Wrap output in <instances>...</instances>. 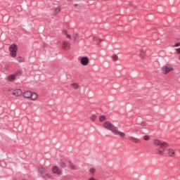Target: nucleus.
I'll use <instances>...</instances> for the list:
<instances>
[{
    "instance_id": "7ed1b4c3",
    "label": "nucleus",
    "mask_w": 180,
    "mask_h": 180,
    "mask_svg": "<svg viewBox=\"0 0 180 180\" xmlns=\"http://www.w3.org/2000/svg\"><path fill=\"white\" fill-rule=\"evenodd\" d=\"M24 98H27L28 99H32V101H35V99H37V94L33 93L30 91H27L23 93Z\"/></svg>"
},
{
    "instance_id": "c756f323",
    "label": "nucleus",
    "mask_w": 180,
    "mask_h": 180,
    "mask_svg": "<svg viewBox=\"0 0 180 180\" xmlns=\"http://www.w3.org/2000/svg\"><path fill=\"white\" fill-rule=\"evenodd\" d=\"M66 35H67L68 39H71V36L70 35H68L67 34H66Z\"/></svg>"
},
{
    "instance_id": "393cba45",
    "label": "nucleus",
    "mask_w": 180,
    "mask_h": 180,
    "mask_svg": "<svg viewBox=\"0 0 180 180\" xmlns=\"http://www.w3.org/2000/svg\"><path fill=\"white\" fill-rule=\"evenodd\" d=\"M96 120V115H93L91 116V120L94 121V120Z\"/></svg>"
},
{
    "instance_id": "a878e982",
    "label": "nucleus",
    "mask_w": 180,
    "mask_h": 180,
    "mask_svg": "<svg viewBox=\"0 0 180 180\" xmlns=\"http://www.w3.org/2000/svg\"><path fill=\"white\" fill-rule=\"evenodd\" d=\"M141 125L142 126V127H144L147 126V123L143 122H141Z\"/></svg>"
},
{
    "instance_id": "9b49d317",
    "label": "nucleus",
    "mask_w": 180,
    "mask_h": 180,
    "mask_svg": "<svg viewBox=\"0 0 180 180\" xmlns=\"http://www.w3.org/2000/svg\"><path fill=\"white\" fill-rule=\"evenodd\" d=\"M13 95L15 96H20L22 95V91L19 89L13 91Z\"/></svg>"
},
{
    "instance_id": "b1692460",
    "label": "nucleus",
    "mask_w": 180,
    "mask_h": 180,
    "mask_svg": "<svg viewBox=\"0 0 180 180\" xmlns=\"http://www.w3.org/2000/svg\"><path fill=\"white\" fill-rule=\"evenodd\" d=\"M15 75V77H16V75H22V71H20V70L17 71Z\"/></svg>"
},
{
    "instance_id": "4be33fe9",
    "label": "nucleus",
    "mask_w": 180,
    "mask_h": 180,
    "mask_svg": "<svg viewBox=\"0 0 180 180\" xmlns=\"http://www.w3.org/2000/svg\"><path fill=\"white\" fill-rule=\"evenodd\" d=\"M70 167L72 169H75V165L72 162H70Z\"/></svg>"
},
{
    "instance_id": "4468645a",
    "label": "nucleus",
    "mask_w": 180,
    "mask_h": 180,
    "mask_svg": "<svg viewBox=\"0 0 180 180\" xmlns=\"http://www.w3.org/2000/svg\"><path fill=\"white\" fill-rule=\"evenodd\" d=\"M70 86L72 89H78L79 88V86L77 83L71 84Z\"/></svg>"
},
{
    "instance_id": "f8f14e48",
    "label": "nucleus",
    "mask_w": 180,
    "mask_h": 180,
    "mask_svg": "<svg viewBox=\"0 0 180 180\" xmlns=\"http://www.w3.org/2000/svg\"><path fill=\"white\" fill-rule=\"evenodd\" d=\"M63 49H64V50H70V44L63 42Z\"/></svg>"
},
{
    "instance_id": "39448f33",
    "label": "nucleus",
    "mask_w": 180,
    "mask_h": 180,
    "mask_svg": "<svg viewBox=\"0 0 180 180\" xmlns=\"http://www.w3.org/2000/svg\"><path fill=\"white\" fill-rule=\"evenodd\" d=\"M9 51L11 57H16V53L18 51V46L16 44H12L9 47Z\"/></svg>"
},
{
    "instance_id": "f257e3e1",
    "label": "nucleus",
    "mask_w": 180,
    "mask_h": 180,
    "mask_svg": "<svg viewBox=\"0 0 180 180\" xmlns=\"http://www.w3.org/2000/svg\"><path fill=\"white\" fill-rule=\"evenodd\" d=\"M103 126L104 129L110 130V131H112L116 136H120V137H122V139H124L126 137V134L117 130V128H116V127H115V125H113V124L109 121L104 122Z\"/></svg>"
},
{
    "instance_id": "9d476101",
    "label": "nucleus",
    "mask_w": 180,
    "mask_h": 180,
    "mask_svg": "<svg viewBox=\"0 0 180 180\" xmlns=\"http://www.w3.org/2000/svg\"><path fill=\"white\" fill-rule=\"evenodd\" d=\"M167 154L169 157H175V150L173 148H169L167 150Z\"/></svg>"
},
{
    "instance_id": "aec40b11",
    "label": "nucleus",
    "mask_w": 180,
    "mask_h": 180,
    "mask_svg": "<svg viewBox=\"0 0 180 180\" xmlns=\"http://www.w3.org/2000/svg\"><path fill=\"white\" fill-rule=\"evenodd\" d=\"M118 58H119V57L117 56H116V55L112 56L113 61H117Z\"/></svg>"
},
{
    "instance_id": "2eb2a0df",
    "label": "nucleus",
    "mask_w": 180,
    "mask_h": 180,
    "mask_svg": "<svg viewBox=\"0 0 180 180\" xmlns=\"http://www.w3.org/2000/svg\"><path fill=\"white\" fill-rule=\"evenodd\" d=\"M106 119H107L106 116H105L103 115H101L99 117L100 122H105V120H106Z\"/></svg>"
},
{
    "instance_id": "dca6fc26",
    "label": "nucleus",
    "mask_w": 180,
    "mask_h": 180,
    "mask_svg": "<svg viewBox=\"0 0 180 180\" xmlns=\"http://www.w3.org/2000/svg\"><path fill=\"white\" fill-rule=\"evenodd\" d=\"M61 11V8L60 7H57L56 9H55V11H54V14L55 15H58V13H60V11Z\"/></svg>"
},
{
    "instance_id": "6e6552de",
    "label": "nucleus",
    "mask_w": 180,
    "mask_h": 180,
    "mask_svg": "<svg viewBox=\"0 0 180 180\" xmlns=\"http://www.w3.org/2000/svg\"><path fill=\"white\" fill-rule=\"evenodd\" d=\"M80 63L82 65H88V64H89V59L88 57H82L80 60Z\"/></svg>"
},
{
    "instance_id": "6ab92c4d",
    "label": "nucleus",
    "mask_w": 180,
    "mask_h": 180,
    "mask_svg": "<svg viewBox=\"0 0 180 180\" xmlns=\"http://www.w3.org/2000/svg\"><path fill=\"white\" fill-rule=\"evenodd\" d=\"M145 52L144 51H141L140 53H139V56L140 57H141V58H144V55H145Z\"/></svg>"
},
{
    "instance_id": "f3484780",
    "label": "nucleus",
    "mask_w": 180,
    "mask_h": 180,
    "mask_svg": "<svg viewBox=\"0 0 180 180\" xmlns=\"http://www.w3.org/2000/svg\"><path fill=\"white\" fill-rule=\"evenodd\" d=\"M17 61H18V63H25V58L19 56L17 58Z\"/></svg>"
},
{
    "instance_id": "1a4fd4ad",
    "label": "nucleus",
    "mask_w": 180,
    "mask_h": 180,
    "mask_svg": "<svg viewBox=\"0 0 180 180\" xmlns=\"http://www.w3.org/2000/svg\"><path fill=\"white\" fill-rule=\"evenodd\" d=\"M7 81L9 82H13L16 79V75H10L6 78Z\"/></svg>"
},
{
    "instance_id": "20e7f679",
    "label": "nucleus",
    "mask_w": 180,
    "mask_h": 180,
    "mask_svg": "<svg viewBox=\"0 0 180 180\" xmlns=\"http://www.w3.org/2000/svg\"><path fill=\"white\" fill-rule=\"evenodd\" d=\"M39 172L43 178H51V174L49 172L45 167H41L39 168Z\"/></svg>"
},
{
    "instance_id": "cd10ccee",
    "label": "nucleus",
    "mask_w": 180,
    "mask_h": 180,
    "mask_svg": "<svg viewBox=\"0 0 180 180\" xmlns=\"http://www.w3.org/2000/svg\"><path fill=\"white\" fill-rule=\"evenodd\" d=\"M179 46H180V42H177V43L175 44L174 47H179Z\"/></svg>"
},
{
    "instance_id": "a211bd4d",
    "label": "nucleus",
    "mask_w": 180,
    "mask_h": 180,
    "mask_svg": "<svg viewBox=\"0 0 180 180\" xmlns=\"http://www.w3.org/2000/svg\"><path fill=\"white\" fill-rule=\"evenodd\" d=\"M143 140H145V141H149V140H150V136L145 135V136H143Z\"/></svg>"
},
{
    "instance_id": "5701e85b",
    "label": "nucleus",
    "mask_w": 180,
    "mask_h": 180,
    "mask_svg": "<svg viewBox=\"0 0 180 180\" xmlns=\"http://www.w3.org/2000/svg\"><path fill=\"white\" fill-rule=\"evenodd\" d=\"M95 172H96V170H95V169H94V168H91V169H89V172H90L91 174H95Z\"/></svg>"
},
{
    "instance_id": "412c9836",
    "label": "nucleus",
    "mask_w": 180,
    "mask_h": 180,
    "mask_svg": "<svg viewBox=\"0 0 180 180\" xmlns=\"http://www.w3.org/2000/svg\"><path fill=\"white\" fill-rule=\"evenodd\" d=\"M60 165L62 168H65L66 167L65 163L64 162H60Z\"/></svg>"
},
{
    "instance_id": "7c9ffc66",
    "label": "nucleus",
    "mask_w": 180,
    "mask_h": 180,
    "mask_svg": "<svg viewBox=\"0 0 180 180\" xmlns=\"http://www.w3.org/2000/svg\"><path fill=\"white\" fill-rule=\"evenodd\" d=\"M77 4H75V6H77Z\"/></svg>"
},
{
    "instance_id": "f03ea898",
    "label": "nucleus",
    "mask_w": 180,
    "mask_h": 180,
    "mask_svg": "<svg viewBox=\"0 0 180 180\" xmlns=\"http://www.w3.org/2000/svg\"><path fill=\"white\" fill-rule=\"evenodd\" d=\"M155 146H158L159 148H156L157 154H160V155H164V153L165 152V149L168 147V143L166 142H162L158 139H155L153 141Z\"/></svg>"
},
{
    "instance_id": "423d86ee",
    "label": "nucleus",
    "mask_w": 180,
    "mask_h": 180,
    "mask_svg": "<svg viewBox=\"0 0 180 180\" xmlns=\"http://www.w3.org/2000/svg\"><path fill=\"white\" fill-rule=\"evenodd\" d=\"M172 70L174 69L172 68V66H171V65L169 64L165 65L162 67V73L168 74V72H170V71H172Z\"/></svg>"
},
{
    "instance_id": "bb28decb",
    "label": "nucleus",
    "mask_w": 180,
    "mask_h": 180,
    "mask_svg": "<svg viewBox=\"0 0 180 180\" xmlns=\"http://www.w3.org/2000/svg\"><path fill=\"white\" fill-rule=\"evenodd\" d=\"M77 39H78V34H75L74 40H77Z\"/></svg>"
},
{
    "instance_id": "0eeeda50",
    "label": "nucleus",
    "mask_w": 180,
    "mask_h": 180,
    "mask_svg": "<svg viewBox=\"0 0 180 180\" xmlns=\"http://www.w3.org/2000/svg\"><path fill=\"white\" fill-rule=\"evenodd\" d=\"M51 171L53 174H55L56 175H61V174H63V172L61 171V169H60L57 166H53L51 168Z\"/></svg>"
},
{
    "instance_id": "ddd939ff",
    "label": "nucleus",
    "mask_w": 180,
    "mask_h": 180,
    "mask_svg": "<svg viewBox=\"0 0 180 180\" xmlns=\"http://www.w3.org/2000/svg\"><path fill=\"white\" fill-rule=\"evenodd\" d=\"M129 140L131 141H132L133 143H139L140 142V139H139L137 138H134L133 136L129 137Z\"/></svg>"
},
{
    "instance_id": "c85d7f7f",
    "label": "nucleus",
    "mask_w": 180,
    "mask_h": 180,
    "mask_svg": "<svg viewBox=\"0 0 180 180\" xmlns=\"http://www.w3.org/2000/svg\"><path fill=\"white\" fill-rule=\"evenodd\" d=\"M176 51L177 54H180V48L176 49Z\"/></svg>"
}]
</instances>
